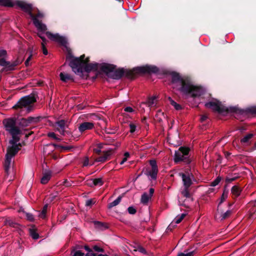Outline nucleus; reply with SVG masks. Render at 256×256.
I'll list each match as a JSON object with an SVG mask.
<instances>
[{
	"label": "nucleus",
	"instance_id": "nucleus-1",
	"mask_svg": "<svg viewBox=\"0 0 256 256\" xmlns=\"http://www.w3.org/2000/svg\"><path fill=\"white\" fill-rule=\"evenodd\" d=\"M172 84H178V90L184 95H190L191 97L195 98L202 94V89L200 86L194 84L192 78L187 76H182L176 72H170Z\"/></svg>",
	"mask_w": 256,
	"mask_h": 256
},
{
	"label": "nucleus",
	"instance_id": "nucleus-2",
	"mask_svg": "<svg viewBox=\"0 0 256 256\" xmlns=\"http://www.w3.org/2000/svg\"><path fill=\"white\" fill-rule=\"evenodd\" d=\"M159 72V68L155 66L146 65L142 66H138L132 70L118 68L114 70L110 78L114 80H120L124 76L129 78H134L136 74H156Z\"/></svg>",
	"mask_w": 256,
	"mask_h": 256
},
{
	"label": "nucleus",
	"instance_id": "nucleus-3",
	"mask_svg": "<svg viewBox=\"0 0 256 256\" xmlns=\"http://www.w3.org/2000/svg\"><path fill=\"white\" fill-rule=\"evenodd\" d=\"M14 4L18 6L22 10L29 14L32 20L33 24L38 31L44 32L47 30L46 26L43 24L40 20L44 18V14L38 8H36L37 12L35 14L32 12L34 10L32 8V5L30 4H28L24 1L16 0Z\"/></svg>",
	"mask_w": 256,
	"mask_h": 256
},
{
	"label": "nucleus",
	"instance_id": "nucleus-4",
	"mask_svg": "<svg viewBox=\"0 0 256 256\" xmlns=\"http://www.w3.org/2000/svg\"><path fill=\"white\" fill-rule=\"evenodd\" d=\"M2 124L5 130L12 136V139L10 140L9 143L12 145H16V143L20 140L18 135L22 134V131L16 125V118H4L2 120Z\"/></svg>",
	"mask_w": 256,
	"mask_h": 256
},
{
	"label": "nucleus",
	"instance_id": "nucleus-5",
	"mask_svg": "<svg viewBox=\"0 0 256 256\" xmlns=\"http://www.w3.org/2000/svg\"><path fill=\"white\" fill-rule=\"evenodd\" d=\"M7 58L6 50H0V66L2 67L0 70L1 72H8L15 70L16 66L21 64L24 60L23 58L18 56L16 60L9 61L7 60Z\"/></svg>",
	"mask_w": 256,
	"mask_h": 256
},
{
	"label": "nucleus",
	"instance_id": "nucleus-6",
	"mask_svg": "<svg viewBox=\"0 0 256 256\" xmlns=\"http://www.w3.org/2000/svg\"><path fill=\"white\" fill-rule=\"evenodd\" d=\"M36 102L35 94L32 93L29 95L21 98L18 101L12 106L14 110L21 109L24 108H26L28 113L33 110V104Z\"/></svg>",
	"mask_w": 256,
	"mask_h": 256
},
{
	"label": "nucleus",
	"instance_id": "nucleus-7",
	"mask_svg": "<svg viewBox=\"0 0 256 256\" xmlns=\"http://www.w3.org/2000/svg\"><path fill=\"white\" fill-rule=\"evenodd\" d=\"M46 35L48 38L51 40L58 42L62 46H65L66 48V60H70V62L72 60L75 58V57H74V56L72 55V53L71 50L66 46L68 41L65 37L60 36L58 34H54L50 32H46Z\"/></svg>",
	"mask_w": 256,
	"mask_h": 256
},
{
	"label": "nucleus",
	"instance_id": "nucleus-8",
	"mask_svg": "<svg viewBox=\"0 0 256 256\" xmlns=\"http://www.w3.org/2000/svg\"><path fill=\"white\" fill-rule=\"evenodd\" d=\"M190 149L185 146H180L178 150L175 151L174 156V162L176 164H178L181 162H184L185 164H190L192 160L189 158V152Z\"/></svg>",
	"mask_w": 256,
	"mask_h": 256
},
{
	"label": "nucleus",
	"instance_id": "nucleus-9",
	"mask_svg": "<svg viewBox=\"0 0 256 256\" xmlns=\"http://www.w3.org/2000/svg\"><path fill=\"white\" fill-rule=\"evenodd\" d=\"M204 106L206 108H211L214 112H218L219 114L233 112L232 111V108L233 107L228 108L224 106L221 102L216 99H214L212 101L206 102L204 104Z\"/></svg>",
	"mask_w": 256,
	"mask_h": 256
},
{
	"label": "nucleus",
	"instance_id": "nucleus-10",
	"mask_svg": "<svg viewBox=\"0 0 256 256\" xmlns=\"http://www.w3.org/2000/svg\"><path fill=\"white\" fill-rule=\"evenodd\" d=\"M20 149V148L18 147L17 145H12V146H8L4 163V171L7 174H8L12 158L18 152Z\"/></svg>",
	"mask_w": 256,
	"mask_h": 256
},
{
	"label": "nucleus",
	"instance_id": "nucleus-11",
	"mask_svg": "<svg viewBox=\"0 0 256 256\" xmlns=\"http://www.w3.org/2000/svg\"><path fill=\"white\" fill-rule=\"evenodd\" d=\"M85 55L82 54L79 58H75L72 60L69 66L72 71L76 74L82 76L83 74L82 63L84 62Z\"/></svg>",
	"mask_w": 256,
	"mask_h": 256
},
{
	"label": "nucleus",
	"instance_id": "nucleus-12",
	"mask_svg": "<svg viewBox=\"0 0 256 256\" xmlns=\"http://www.w3.org/2000/svg\"><path fill=\"white\" fill-rule=\"evenodd\" d=\"M94 153L99 155V156L96 158L95 161L97 162H104L108 159V158L112 154L113 150L112 149H110L107 150L103 151L102 154V150L98 148H94Z\"/></svg>",
	"mask_w": 256,
	"mask_h": 256
},
{
	"label": "nucleus",
	"instance_id": "nucleus-13",
	"mask_svg": "<svg viewBox=\"0 0 256 256\" xmlns=\"http://www.w3.org/2000/svg\"><path fill=\"white\" fill-rule=\"evenodd\" d=\"M150 164L151 166V170H147L144 172V174L147 176H150V178L153 180H156L157 178V175L158 172V167L157 166L156 162L155 160H150Z\"/></svg>",
	"mask_w": 256,
	"mask_h": 256
},
{
	"label": "nucleus",
	"instance_id": "nucleus-14",
	"mask_svg": "<svg viewBox=\"0 0 256 256\" xmlns=\"http://www.w3.org/2000/svg\"><path fill=\"white\" fill-rule=\"evenodd\" d=\"M179 176L182 178L184 187L190 188L192 184L191 176L193 177V174L192 173L186 172V173H179Z\"/></svg>",
	"mask_w": 256,
	"mask_h": 256
},
{
	"label": "nucleus",
	"instance_id": "nucleus-15",
	"mask_svg": "<svg viewBox=\"0 0 256 256\" xmlns=\"http://www.w3.org/2000/svg\"><path fill=\"white\" fill-rule=\"evenodd\" d=\"M232 111L236 112V114H240L242 116H246L249 114H256V106H251L246 110H240L236 108H232Z\"/></svg>",
	"mask_w": 256,
	"mask_h": 256
},
{
	"label": "nucleus",
	"instance_id": "nucleus-16",
	"mask_svg": "<svg viewBox=\"0 0 256 256\" xmlns=\"http://www.w3.org/2000/svg\"><path fill=\"white\" fill-rule=\"evenodd\" d=\"M68 120H60L55 122L54 126L56 128L57 130L62 135H64L66 131L65 130L66 128L68 127Z\"/></svg>",
	"mask_w": 256,
	"mask_h": 256
},
{
	"label": "nucleus",
	"instance_id": "nucleus-17",
	"mask_svg": "<svg viewBox=\"0 0 256 256\" xmlns=\"http://www.w3.org/2000/svg\"><path fill=\"white\" fill-rule=\"evenodd\" d=\"M116 68V66L107 63H102L100 67L102 72L105 73L106 76L110 78V75H111L114 70Z\"/></svg>",
	"mask_w": 256,
	"mask_h": 256
},
{
	"label": "nucleus",
	"instance_id": "nucleus-18",
	"mask_svg": "<svg viewBox=\"0 0 256 256\" xmlns=\"http://www.w3.org/2000/svg\"><path fill=\"white\" fill-rule=\"evenodd\" d=\"M94 128V124L92 122H84L80 124L78 126L80 132L82 133L86 130H92Z\"/></svg>",
	"mask_w": 256,
	"mask_h": 256
},
{
	"label": "nucleus",
	"instance_id": "nucleus-19",
	"mask_svg": "<svg viewBox=\"0 0 256 256\" xmlns=\"http://www.w3.org/2000/svg\"><path fill=\"white\" fill-rule=\"evenodd\" d=\"M98 66L99 64L96 62L87 64L83 66V72L84 71L89 73L91 71H96L98 68Z\"/></svg>",
	"mask_w": 256,
	"mask_h": 256
},
{
	"label": "nucleus",
	"instance_id": "nucleus-20",
	"mask_svg": "<svg viewBox=\"0 0 256 256\" xmlns=\"http://www.w3.org/2000/svg\"><path fill=\"white\" fill-rule=\"evenodd\" d=\"M52 172L49 170H44L42 172V176L40 182L42 184H46L52 177Z\"/></svg>",
	"mask_w": 256,
	"mask_h": 256
},
{
	"label": "nucleus",
	"instance_id": "nucleus-21",
	"mask_svg": "<svg viewBox=\"0 0 256 256\" xmlns=\"http://www.w3.org/2000/svg\"><path fill=\"white\" fill-rule=\"evenodd\" d=\"M18 124V126L20 128H24L30 126L28 118H20L16 120V124Z\"/></svg>",
	"mask_w": 256,
	"mask_h": 256
},
{
	"label": "nucleus",
	"instance_id": "nucleus-22",
	"mask_svg": "<svg viewBox=\"0 0 256 256\" xmlns=\"http://www.w3.org/2000/svg\"><path fill=\"white\" fill-rule=\"evenodd\" d=\"M60 80L64 82H67L69 80L74 82V76L68 74L60 72Z\"/></svg>",
	"mask_w": 256,
	"mask_h": 256
},
{
	"label": "nucleus",
	"instance_id": "nucleus-23",
	"mask_svg": "<svg viewBox=\"0 0 256 256\" xmlns=\"http://www.w3.org/2000/svg\"><path fill=\"white\" fill-rule=\"evenodd\" d=\"M104 184V182L102 178H98L91 179L89 180L88 184L90 186H101Z\"/></svg>",
	"mask_w": 256,
	"mask_h": 256
},
{
	"label": "nucleus",
	"instance_id": "nucleus-24",
	"mask_svg": "<svg viewBox=\"0 0 256 256\" xmlns=\"http://www.w3.org/2000/svg\"><path fill=\"white\" fill-rule=\"evenodd\" d=\"M82 246L77 245L75 247H74L71 251V254L72 256H85L84 253L81 250H76V249L80 248Z\"/></svg>",
	"mask_w": 256,
	"mask_h": 256
},
{
	"label": "nucleus",
	"instance_id": "nucleus-25",
	"mask_svg": "<svg viewBox=\"0 0 256 256\" xmlns=\"http://www.w3.org/2000/svg\"><path fill=\"white\" fill-rule=\"evenodd\" d=\"M44 117L38 116L36 117L28 116V121L30 125L32 124H38L39 122Z\"/></svg>",
	"mask_w": 256,
	"mask_h": 256
},
{
	"label": "nucleus",
	"instance_id": "nucleus-26",
	"mask_svg": "<svg viewBox=\"0 0 256 256\" xmlns=\"http://www.w3.org/2000/svg\"><path fill=\"white\" fill-rule=\"evenodd\" d=\"M242 190V189H240L238 186L236 185L233 186L231 189L232 194L234 196V198L238 197L240 194Z\"/></svg>",
	"mask_w": 256,
	"mask_h": 256
},
{
	"label": "nucleus",
	"instance_id": "nucleus-27",
	"mask_svg": "<svg viewBox=\"0 0 256 256\" xmlns=\"http://www.w3.org/2000/svg\"><path fill=\"white\" fill-rule=\"evenodd\" d=\"M122 197H123V194L119 196L116 200H114L112 202L108 204V209H111L114 206H115L118 205L121 202Z\"/></svg>",
	"mask_w": 256,
	"mask_h": 256
},
{
	"label": "nucleus",
	"instance_id": "nucleus-28",
	"mask_svg": "<svg viewBox=\"0 0 256 256\" xmlns=\"http://www.w3.org/2000/svg\"><path fill=\"white\" fill-rule=\"evenodd\" d=\"M0 6L12 8L14 6V2L12 0H0Z\"/></svg>",
	"mask_w": 256,
	"mask_h": 256
},
{
	"label": "nucleus",
	"instance_id": "nucleus-29",
	"mask_svg": "<svg viewBox=\"0 0 256 256\" xmlns=\"http://www.w3.org/2000/svg\"><path fill=\"white\" fill-rule=\"evenodd\" d=\"M94 224L96 228L104 230L108 228V226L106 224L102 222L99 221H94Z\"/></svg>",
	"mask_w": 256,
	"mask_h": 256
},
{
	"label": "nucleus",
	"instance_id": "nucleus-30",
	"mask_svg": "<svg viewBox=\"0 0 256 256\" xmlns=\"http://www.w3.org/2000/svg\"><path fill=\"white\" fill-rule=\"evenodd\" d=\"M156 98V97L155 96L149 97L146 102H143L142 104H146L148 107L152 106L154 104V101Z\"/></svg>",
	"mask_w": 256,
	"mask_h": 256
},
{
	"label": "nucleus",
	"instance_id": "nucleus-31",
	"mask_svg": "<svg viewBox=\"0 0 256 256\" xmlns=\"http://www.w3.org/2000/svg\"><path fill=\"white\" fill-rule=\"evenodd\" d=\"M228 190H226V189L224 190L223 193L221 196L220 198V200L218 204V210H219V208L220 205L226 200V198H228Z\"/></svg>",
	"mask_w": 256,
	"mask_h": 256
},
{
	"label": "nucleus",
	"instance_id": "nucleus-32",
	"mask_svg": "<svg viewBox=\"0 0 256 256\" xmlns=\"http://www.w3.org/2000/svg\"><path fill=\"white\" fill-rule=\"evenodd\" d=\"M168 99L170 102V104L174 106V107L176 110H179L182 108V107L180 104H177L170 97H168Z\"/></svg>",
	"mask_w": 256,
	"mask_h": 256
},
{
	"label": "nucleus",
	"instance_id": "nucleus-33",
	"mask_svg": "<svg viewBox=\"0 0 256 256\" xmlns=\"http://www.w3.org/2000/svg\"><path fill=\"white\" fill-rule=\"evenodd\" d=\"M150 198V196H149L147 193L144 192L142 195L140 201L143 204H146Z\"/></svg>",
	"mask_w": 256,
	"mask_h": 256
},
{
	"label": "nucleus",
	"instance_id": "nucleus-34",
	"mask_svg": "<svg viewBox=\"0 0 256 256\" xmlns=\"http://www.w3.org/2000/svg\"><path fill=\"white\" fill-rule=\"evenodd\" d=\"M232 214V211L230 210H227L226 212L223 213V212H221L220 216V220H223L228 218Z\"/></svg>",
	"mask_w": 256,
	"mask_h": 256
},
{
	"label": "nucleus",
	"instance_id": "nucleus-35",
	"mask_svg": "<svg viewBox=\"0 0 256 256\" xmlns=\"http://www.w3.org/2000/svg\"><path fill=\"white\" fill-rule=\"evenodd\" d=\"M30 234L32 238L34 240H37L39 238V234L36 232V230L34 228H30Z\"/></svg>",
	"mask_w": 256,
	"mask_h": 256
},
{
	"label": "nucleus",
	"instance_id": "nucleus-36",
	"mask_svg": "<svg viewBox=\"0 0 256 256\" xmlns=\"http://www.w3.org/2000/svg\"><path fill=\"white\" fill-rule=\"evenodd\" d=\"M48 208V204H46L44 206L42 212L39 214V217L42 218H44L46 216V214Z\"/></svg>",
	"mask_w": 256,
	"mask_h": 256
},
{
	"label": "nucleus",
	"instance_id": "nucleus-37",
	"mask_svg": "<svg viewBox=\"0 0 256 256\" xmlns=\"http://www.w3.org/2000/svg\"><path fill=\"white\" fill-rule=\"evenodd\" d=\"M5 224L6 225H8L11 227L14 228H18V224L12 220H5Z\"/></svg>",
	"mask_w": 256,
	"mask_h": 256
},
{
	"label": "nucleus",
	"instance_id": "nucleus-38",
	"mask_svg": "<svg viewBox=\"0 0 256 256\" xmlns=\"http://www.w3.org/2000/svg\"><path fill=\"white\" fill-rule=\"evenodd\" d=\"M181 194L184 197L186 198H189L191 196L189 192V188H186V187H184V188L182 189Z\"/></svg>",
	"mask_w": 256,
	"mask_h": 256
},
{
	"label": "nucleus",
	"instance_id": "nucleus-39",
	"mask_svg": "<svg viewBox=\"0 0 256 256\" xmlns=\"http://www.w3.org/2000/svg\"><path fill=\"white\" fill-rule=\"evenodd\" d=\"M253 136L254 134H249L246 135L241 140V142L247 143L248 142L249 140L253 137Z\"/></svg>",
	"mask_w": 256,
	"mask_h": 256
},
{
	"label": "nucleus",
	"instance_id": "nucleus-40",
	"mask_svg": "<svg viewBox=\"0 0 256 256\" xmlns=\"http://www.w3.org/2000/svg\"><path fill=\"white\" fill-rule=\"evenodd\" d=\"M74 148V147L72 146H62L61 145L60 147V152H70L72 151V150Z\"/></svg>",
	"mask_w": 256,
	"mask_h": 256
},
{
	"label": "nucleus",
	"instance_id": "nucleus-41",
	"mask_svg": "<svg viewBox=\"0 0 256 256\" xmlns=\"http://www.w3.org/2000/svg\"><path fill=\"white\" fill-rule=\"evenodd\" d=\"M186 216V214H182L180 216H178L175 218L174 221L176 224L180 223L182 220Z\"/></svg>",
	"mask_w": 256,
	"mask_h": 256
},
{
	"label": "nucleus",
	"instance_id": "nucleus-42",
	"mask_svg": "<svg viewBox=\"0 0 256 256\" xmlns=\"http://www.w3.org/2000/svg\"><path fill=\"white\" fill-rule=\"evenodd\" d=\"M221 180V178L220 176L217 177L214 181L210 184V186H217Z\"/></svg>",
	"mask_w": 256,
	"mask_h": 256
},
{
	"label": "nucleus",
	"instance_id": "nucleus-43",
	"mask_svg": "<svg viewBox=\"0 0 256 256\" xmlns=\"http://www.w3.org/2000/svg\"><path fill=\"white\" fill-rule=\"evenodd\" d=\"M26 216L27 220H29L30 222H34V218L32 214L29 212H26Z\"/></svg>",
	"mask_w": 256,
	"mask_h": 256
},
{
	"label": "nucleus",
	"instance_id": "nucleus-44",
	"mask_svg": "<svg viewBox=\"0 0 256 256\" xmlns=\"http://www.w3.org/2000/svg\"><path fill=\"white\" fill-rule=\"evenodd\" d=\"M92 249L94 250L96 252H104V250L103 248L100 247L98 245L94 246H92Z\"/></svg>",
	"mask_w": 256,
	"mask_h": 256
},
{
	"label": "nucleus",
	"instance_id": "nucleus-45",
	"mask_svg": "<svg viewBox=\"0 0 256 256\" xmlns=\"http://www.w3.org/2000/svg\"><path fill=\"white\" fill-rule=\"evenodd\" d=\"M194 254V251L186 253L180 252L177 256H192Z\"/></svg>",
	"mask_w": 256,
	"mask_h": 256
},
{
	"label": "nucleus",
	"instance_id": "nucleus-46",
	"mask_svg": "<svg viewBox=\"0 0 256 256\" xmlns=\"http://www.w3.org/2000/svg\"><path fill=\"white\" fill-rule=\"evenodd\" d=\"M128 211L130 214H134L136 212V210L134 206H129Z\"/></svg>",
	"mask_w": 256,
	"mask_h": 256
},
{
	"label": "nucleus",
	"instance_id": "nucleus-47",
	"mask_svg": "<svg viewBox=\"0 0 256 256\" xmlns=\"http://www.w3.org/2000/svg\"><path fill=\"white\" fill-rule=\"evenodd\" d=\"M96 200L94 199H90L86 201V206H91L92 204H94Z\"/></svg>",
	"mask_w": 256,
	"mask_h": 256
},
{
	"label": "nucleus",
	"instance_id": "nucleus-48",
	"mask_svg": "<svg viewBox=\"0 0 256 256\" xmlns=\"http://www.w3.org/2000/svg\"><path fill=\"white\" fill-rule=\"evenodd\" d=\"M130 132L134 133L136 131V126L132 123H130Z\"/></svg>",
	"mask_w": 256,
	"mask_h": 256
},
{
	"label": "nucleus",
	"instance_id": "nucleus-49",
	"mask_svg": "<svg viewBox=\"0 0 256 256\" xmlns=\"http://www.w3.org/2000/svg\"><path fill=\"white\" fill-rule=\"evenodd\" d=\"M45 44H44V42H42V50L43 54L44 55H47L48 54V51L46 47Z\"/></svg>",
	"mask_w": 256,
	"mask_h": 256
},
{
	"label": "nucleus",
	"instance_id": "nucleus-50",
	"mask_svg": "<svg viewBox=\"0 0 256 256\" xmlns=\"http://www.w3.org/2000/svg\"><path fill=\"white\" fill-rule=\"evenodd\" d=\"M57 196V195H54L53 194H51L50 195L48 198L47 200L48 201V202H52L53 200H54L56 198Z\"/></svg>",
	"mask_w": 256,
	"mask_h": 256
},
{
	"label": "nucleus",
	"instance_id": "nucleus-51",
	"mask_svg": "<svg viewBox=\"0 0 256 256\" xmlns=\"http://www.w3.org/2000/svg\"><path fill=\"white\" fill-rule=\"evenodd\" d=\"M89 164V159L88 156L84 158V159L83 162L82 166H86Z\"/></svg>",
	"mask_w": 256,
	"mask_h": 256
},
{
	"label": "nucleus",
	"instance_id": "nucleus-52",
	"mask_svg": "<svg viewBox=\"0 0 256 256\" xmlns=\"http://www.w3.org/2000/svg\"><path fill=\"white\" fill-rule=\"evenodd\" d=\"M32 56V54H30L28 56V57L27 58V59L26 60V62H24V64H25L26 66H29V65H30V61L31 60Z\"/></svg>",
	"mask_w": 256,
	"mask_h": 256
},
{
	"label": "nucleus",
	"instance_id": "nucleus-53",
	"mask_svg": "<svg viewBox=\"0 0 256 256\" xmlns=\"http://www.w3.org/2000/svg\"><path fill=\"white\" fill-rule=\"evenodd\" d=\"M238 178V176H235V177H234L232 178H226V182L227 183H230V182L236 180Z\"/></svg>",
	"mask_w": 256,
	"mask_h": 256
},
{
	"label": "nucleus",
	"instance_id": "nucleus-54",
	"mask_svg": "<svg viewBox=\"0 0 256 256\" xmlns=\"http://www.w3.org/2000/svg\"><path fill=\"white\" fill-rule=\"evenodd\" d=\"M38 36L41 38V40H42V42H44V44H46V42H47V40L45 38L44 36H42V34H40V33H38Z\"/></svg>",
	"mask_w": 256,
	"mask_h": 256
},
{
	"label": "nucleus",
	"instance_id": "nucleus-55",
	"mask_svg": "<svg viewBox=\"0 0 256 256\" xmlns=\"http://www.w3.org/2000/svg\"><path fill=\"white\" fill-rule=\"evenodd\" d=\"M138 250L142 254H146V250H145V248L141 246H139L138 247Z\"/></svg>",
	"mask_w": 256,
	"mask_h": 256
},
{
	"label": "nucleus",
	"instance_id": "nucleus-56",
	"mask_svg": "<svg viewBox=\"0 0 256 256\" xmlns=\"http://www.w3.org/2000/svg\"><path fill=\"white\" fill-rule=\"evenodd\" d=\"M48 136L49 138H53L54 139L56 138L57 136L56 134L54 132H50L48 134Z\"/></svg>",
	"mask_w": 256,
	"mask_h": 256
},
{
	"label": "nucleus",
	"instance_id": "nucleus-57",
	"mask_svg": "<svg viewBox=\"0 0 256 256\" xmlns=\"http://www.w3.org/2000/svg\"><path fill=\"white\" fill-rule=\"evenodd\" d=\"M124 111L128 112H134V109L130 106H127L124 108Z\"/></svg>",
	"mask_w": 256,
	"mask_h": 256
},
{
	"label": "nucleus",
	"instance_id": "nucleus-58",
	"mask_svg": "<svg viewBox=\"0 0 256 256\" xmlns=\"http://www.w3.org/2000/svg\"><path fill=\"white\" fill-rule=\"evenodd\" d=\"M54 146L56 149H58V148L60 149V147H61V145L56 144H50L47 145V146Z\"/></svg>",
	"mask_w": 256,
	"mask_h": 256
},
{
	"label": "nucleus",
	"instance_id": "nucleus-59",
	"mask_svg": "<svg viewBox=\"0 0 256 256\" xmlns=\"http://www.w3.org/2000/svg\"><path fill=\"white\" fill-rule=\"evenodd\" d=\"M84 250L88 252V253H90L92 252V248H90L88 246L86 245L84 246Z\"/></svg>",
	"mask_w": 256,
	"mask_h": 256
},
{
	"label": "nucleus",
	"instance_id": "nucleus-60",
	"mask_svg": "<svg viewBox=\"0 0 256 256\" xmlns=\"http://www.w3.org/2000/svg\"><path fill=\"white\" fill-rule=\"evenodd\" d=\"M90 58L87 57L84 60V62L82 63V66L86 64H90Z\"/></svg>",
	"mask_w": 256,
	"mask_h": 256
},
{
	"label": "nucleus",
	"instance_id": "nucleus-61",
	"mask_svg": "<svg viewBox=\"0 0 256 256\" xmlns=\"http://www.w3.org/2000/svg\"><path fill=\"white\" fill-rule=\"evenodd\" d=\"M154 192V190L153 188H150L149 190V196H150V198L152 196Z\"/></svg>",
	"mask_w": 256,
	"mask_h": 256
},
{
	"label": "nucleus",
	"instance_id": "nucleus-62",
	"mask_svg": "<svg viewBox=\"0 0 256 256\" xmlns=\"http://www.w3.org/2000/svg\"><path fill=\"white\" fill-rule=\"evenodd\" d=\"M63 184L67 187L70 186H71L70 184L68 182L67 180H65L63 182Z\"/></svg>",
	"mask_w": 256,
	"mask_h": 256
},
{
	"label": "nucleus",
	"instance_id": "nucleus-63",
	"mask_svg": "<svg viewBox=\"0 0 256 256\" xmlns=\"http://www.w3.org/2000/svg\"><path fill=\"white\" fill-rule=\"evenodd\" d=\"M208 118V116L206 115H202L200 118L201 122H204Z\"/></svg>",
	"mask_w": 256,
	"mask_h": 256
},
{
	"label": "nucleus",
	"instance_id": "nucleus-64",
	"mask_svg": "<svg viewBox=\"0 0 256 256\" xmlns=\"http://www.w3.org/2000/svg\"><path fill=\"white\" fill-rule=\"evenodd\" d=\"M84 256H96V254L94 252L87 253Z\"/></svg>",
	"mask_w": 256,
	"mask_h": 256
}]
</instances>
